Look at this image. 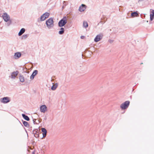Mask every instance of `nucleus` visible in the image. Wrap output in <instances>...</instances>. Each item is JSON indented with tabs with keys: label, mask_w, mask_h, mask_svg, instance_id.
Wrapping results in <instances>:
<instances>
[{
	"label": "nucleus",
	"mask_w": 154,
	"mask_h": 154,
	"mask_svg": "<svg viewBox=\"0 0 154 154\" xmlns=\"http://www.w3.org/2000/svg\"><path fill=\"white\" fill-rule=\"evenodd\" d=\"M61 30L59 32V33L60 34H63L64 32V29L63 28H61L60 29Z\"/></svg>",
	"instance_id": "nucleus-21"
},
{
	"label": "nucleus",
	"mask_w": 154,
	"mask_h": 154,
	"mask_svg": "<svg viewBox=\"0 0 154 154\" xmlns=\"http://www.w3.org/2000/svg\"><path fill=\"white\" fill-rule=\"evenodd\" d=\"M102 35H99L96 36L94 39V41L96 42H97L100 41L102 38Z\"/></svg>",
	"instance_id": "nucleus-8"
},
{
	"label": "nucleus",
	"mask_w": 154,
	"mask_h": 154,
	"mask_svg": "<svg viewBox=\"0 0 154 154\" xmlns=\"http://www.w3.org/2000/svg\"><path fill=\"white\" fill-rule=\"evenodd\" d=\"M28 36V35H24L22 36V38L23 39L26 38Z\"/></svg>",
	"instance_id": "nucleus-24"
},
{
	"label": "nucleus",
	"mask_w": 154,
	"mask_h": 154,
	"mask_svg": "<svg viewBox=\"0 0 154 154\" xmlns=\"http://www.w3.org/2000/svg\"><path fill=\"white\" fill-rule=\"evenodd\" d=\"M2 17L4 20L6 22H7L9 20V16L5 13L4 14L2 15Z\"/></svg>",
	"instance_id": "nucleus-5"
},
{
	"label": "nucleus",
	"mask_w": 154,
	"mask_h": 154,
	"mask_svg": "<svg viewBox=\"0 0 154 154\" xmlns=\"http://www.w3.org/2000/svg\"><path fill=\"white\" fill-rule=\"evenodd\" d=\"M47 110V108L46 106L43 105L41 106L40 107V111L41 112L44 113Z\"/></svg>",
	"instance_id": "nucleus-6"
},
{
	"label": "nucleus",
	"mask_w": 154,
	"mask_h": 154,
	"mask_svg": "<svg viewBox=\"0 0 154 154\" xmlns=\"http://www.w3.org/2000/svg\"><path fill=\"white\" fill-rule=\"evenodd\" d=\"M130 102L129 101H126L122 103L120 105V108L122 110L127 109L130 104Z\"/></svg>",
	"instance_id": "nucleus-1"
},
{
	"label": "nucleus",
	"mask_w": 154,
	"mask_h": 154,
	"mask_svg": "<svg viewBox=\"0 0 154 154\" xmlns=\"http://www.w3.org/2000/svg\"><path fill=\"white\" fill-rule=\"evenodd\" d=\"M41 130L42 132L43 137H45L46 135L47 132V130L45 128H42Z\"/></svg>",
	"instance_id": "nucleus-11"
},
{
	"label": "nucleus",
	"mask_w": 154,
	"mask_h": 154,
	"mask_svg": "<svg viewBox=\"0 0 154 154\" xmlns=\"http://www.w3.org/2000/svg\"><path fill=\"white\" fill-rule=\"evenodd\" d=\"M14 56L15 59H18L21 57V54L19 52H17L15 53Z\"/></svg>",
	"instance_id": "nucleus-12"
},
{
	"label": "nucleus",
	"mask_w": 154,
	"mask_h": 154,
	"mask_svg": "<svg viewBox=\"0 0 154 154\" xmlns=\"http://www.w3.org/2000/svg\"><path fill=\"white\" fill-rule=\"evenodd\" d=\"M23 124L25 126H27L28 125V123L26 121H24L23 122Z\"/></svg>",
	"instance_id": "nucleus-23"
},
{
	"label": "nucleus",
	"mask_w": 154,
	"mask_h": 154,
	"mask_svg": "<svg viewBox=\"0 0 154 154\" xmlns=\"http://www.w3.org/2000/svg\"><path fill=\"white\" fill-rule=\"evenodd\" d=\"M131 16L132 17L138 16V14L137 12H132L131 14Z\"/></svg>",
	"instance_id": "nucleus-15"
},
{
	"label": "nucleus",
	"mask_w": 154,
	"mask_h": 154,
	"mask_svg": "<svg viewBox=\"0 0 154 154\" xmlns=\"http://www.w3.org/2000/svg\"><path fill=\"white\" fill-rule=\"evenodd\" d=\"M25 31V29L24 28H22L20 30L18 33V35L19 36L21 35Z\"/></svg>",
	"instance_id": "nucleus-14"
},
{
	"label": "nucleus",
	"mask_w": 154,
	"mask_h": 154,
	"mask_svg": "<svg viewBox=\"0 0 154 154\" xmlns=\"http://www.w3.org/2000/svg\"><path fill=\"white\" fill-rule=\"evenodd\" d=\"M46 24L47 27L50 28L54 26V21L53 19L50 18L46 21Z\"/></svg>",
	"instance_id": "nucleus-2"
},
{
	"label": "nucleus",
	"mask_w": 154,
	"mask_h": 154,
	"mask_svg": "<svg viewBox=\"0 0 154 154\" xmlns=\"http://www.w3.org/2000/svg\"><path fill=\"white\" fill-rule=\"evenodd\" d=\"M85 38V36H82L81 37V38H82V39H83L84 38Z\"/></svg>",
	"instance_id": "nucleus-25"
},
{
	"label": "nucleus",
	"mask_w": 154,
	"mask_h": 154,
	"mask_svg": "<svg viewBox=\"0 0 154 154\" xmlns=\"http://www.w3.org/2000/svg\"><path fill=\"white\" fill-rule=\"evenodd\" d=\"M40 19H41V21H43L46 19V18H45V16L44 14L42 15L41 16Z\"/></svg>",
	"instance_id": "nucleus-22"
},
{
	"label": "nucleus",
	"mask_w": 154,
	"mask_h": 154,
	"mask_svg": "<svg viewBox=\"0 0 154 154\" xmlns=\"http://www.w3.org/2000/svg\"><path fill=\"white\" fill-rule=\"evenodd\" d=\"M154 10H152L150 14V18L151 20H152L154 18Z\"/></svg>",
	"instance_id": "nucleus-13"
},
{
	"label": "nucleus",
	"mask_w": 154,
	"mask_h": 154,
	"mask_svg": "<svg viewBox=\"0 0 154 154\" xmlns=\"http://www.w3.org/2000/svg\"><path fill=\"white\" fill-rule=\"evenodd\" d=\"M0 101L3 103H6L9 102L8 99L7 97H4L0 99Z\"/></svg>",
	"instance_id": "nucleus-7"
},
{
	"label": "nucleus",
	"mask_w": 154,
	"mask_h": 154,
	"mask_svg": "<svg viewBox=\"0 0 154 154\" xmlns=\"http://www.w3.org/2000/svg\"><path fill=\"white\" fill-rule=\"evenodd\" d=\"M19 73V72L18 71H16L13 72L11 75V79H14L17 76Z\"/></svg>",
	"instance_id": "nucleus-4"
},
{
	"label": "nucleus",
	"mask_w": 154,
	"mask_h": 154,
	"mask_svg": "<svg viewBox=\"0 0 154 154\" xmlns=\"http://www.w3.org/2000/svg\"><path fill=\"white\" fill-rule=\"evenodd\" d=\"M38 72V71L37 70H35L33 72L30 77V78L31 80L33 79L35 76L37 74Z\"/></svg>",
	"instance_id": "nucleus-10"
},
{
	"label": "nucleus",
	"mask_w": 154,
	"mask_h": 154,
	"mask_svg": "<svg viewBox=\"0 0 154 154\" xmlns=\"http://www.w3.org/2000/svg\"><path fill=\"white\" fill-rule=\"evenodd\" d=\"M66 23L67 18L66 17H65L59 21L58 23V25L60 27H62L64 26Z\"/></svg>",
	"instance_id": "nucleus-3"
},
{
	"label": "nucleus",
	"mask_w": 154,
	"mask_h": 154,
	"mask_svg": "<svg viewBox=\"0 0 154 154\" xmlns=\"http://www.w3.org/2000/svg\"><path fill=\"white\" fill-rule=\"evenodd\" d=\"M57 84L53 85L52 86L51 88V89L52 90H55L57 87Z\"/></svg>",
	"instance_id": "nucleus-18"
},
{
	"label": "nucleus",
	"mask_w": 154,
	"mask_h": 154,
	"mask_svg": "<svg viewBox=\"0 0 154 154\" xmlns=\"http://www.w3.org/2000/svg\"><path fill=\"white\" fill-rule=\"evenodd\" d=\"M46 19L49 16V14L48 13H46L43 14Z\"/></svg>",
	"instance_id": "nucleus-20"
},
{
	"label": "nucleus",
	"mask_w": 154,
	"mask_h": 154,
	"mask_svg": "<svg viewBox=\"0 0 154 154\" xmlns=\"http://www.w3.org/2000/svg\"><path fill=\"white\" fill-rule=\"evenodd\" d=\"M22 116L23 118L26 120L28 121L29 120V117L25 115L24 114H22Z\"/></svg>",
	"instance_id": "nucleus-17"
},
{
	"label": "nucleus",
	"mask_w": 154,
	"mask_h": 154,
	"mask_svg": "<svg viewBox=\"0 0 154 154\" xmlns=\"http://www.w3.org/2000/svg\"><path fill=\"white\" fill-rule=\"evenodd\" d=\"M86 8V6L85 5L82 4L79 7V11L82 12L85 11Z\"/></svg>",
	"instance_id": "nucleus-9"
},
{
	"label": "nucleus",
	"mask_w": 154,
	"mask_h": 154,
	"mask_svg": "<svg viewBox=\"0 0 154 154\" xmlns=\"http://www.w3.org/2000/svg\"><path fill=\"white\" fill-rule=\"evenodd\" d=\"M83 26L85 28H87L88 27V23L86 21H84L83 22Z\"/></svg>",
	"instance_id": "nucleus-19"
},
{
	"label": "nucleus",
	"mask_w": 154,
	"mask_h": 154,
	"mask_svg": "<svg viewBox=\"0 0 154 154\" xmlns=\"http://www.w3.org/2000/svg\"><path fill=\"white\" fill-rule=\"evenodd\" d=\"M19 79L21 82H23L24 81V78L23 75H20L19 76Z\"/></svg>",
	"instance_id": "nucleus-16"
}]
</instances>
